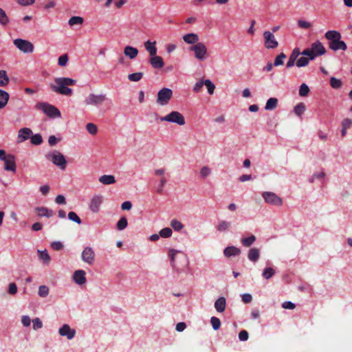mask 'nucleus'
<instances>
[{
  "label": "nucleus",
  "instance_id": "nucleus-1",
  "mask_svg": "<svg viewBox=\"0 0 352 352\" xmlns=\"http://www.w3.org/2000/svg\"><path fill=\"white\" fill-rule=\"evenodd\" d=\"M76 80L67 77H59L54 78V83L50 84L52 90L63 96H71L73 91L68 86L74 85Z\"/></svg>",
  "mask_w": 352,
  "mask_h": 352
},
{
  "label": "nucleus",
  "instance_id": "nucleus-2",
  "mask_svg": "<svg viewBox=\"0 0 352 352\" xmlns=\"http://www.w3.org/2000/svg\"><path fill=\"white\" fill-rule=\"evenodd\" d=\"M328 41L329 47L333 51L342 50L347 49V45L344 41L341 40V34L336 30H329L324 34Z\"/></svg>",
  "mask_w": 352,
  "mask_h": 352
},
{
  "label": "nucleus",
  "instance_id": "nucleus-3",
  "mask_svg": "<svg viewBox=\"0 0 352 352\" xmlns=\"http://www.w3.org/2000/svg\"><path fill=\"white\" fill-rule=\"evenodd\" d=\"M45 157L46 160L50 161L54 165L58 166L60 170H64L67 167V160L63 153L57 150H53L47 152Z\"/></svg>",
  "mask_w": 352,
  "mask_h": 352
},
{
  "label": "nucleus",
  "instance_id": "nucleus-4",
  "mask_svg": "<svg viewBox=\"0 0 352 352\" xmlns=\"http://www.w3.org/2000/svg\"><path fill=\"white\" fill-rule=\"evenodd\" d=\"M326 53V49L322 43L316 41L313 43L310 48H307L302 52V55L309 56L311 60L315 59L317 56L324 55Z\"/></svg>",
  "mask_w": 352,
  "mask_h": 352
},
{
  "label": "nucleus",
  "instance_id": "nucleus-5",
  "mask_svg": "<svg viewBox=\"0 0 352 352\" xmlns=\"http://www.w3.org/2000/svg\"><path fill=\"white\" fill-rule=\"evenodd\" d=\"M36 109L41 110L45 114L50 118H60V111L54 105L47 102H38L35 106Z\"/></svg>",
  "mask_w": 352,
  "mask_h": 352
},
{
  "label": "nucleus",
  "instance_id": "nucleus-6",
  "mask_svg": "<svg viewBox=\"0 0 352 352\" xmlns=\"http://www.w3.org/2000/svg\"><path fill=\"white\" fill-rule=\"evenodd\" d=\"M189 50L194 52L195 57L199 61L204 60L208 57V50L204 43H198L190 47Z\"/></svg>",
  "mask_w": 352,
  "mask_h": 352
},
{
  "label": "nucleus",
  "instance_id": "nucleus-7",
  "mask_svg": "<svg viewBox=\"0 0 352 352\" xmlns=\"http://www.w3.org/2000/svg\"><path fill=\"white\" fill-rule=\"evenodd\" d=\"M160 120L175 123L179 126L185 124V118L184 116L177 111H173L166 116L161 117Z\"/></svg>",
  "mask_w": 352,
  "mask_h": 352
},
{
  "label": "nucleus",
  "instance_id": "nucleus-8",
  "mask_svg": "<svg viewBox=\"0 0 352 352\" xmlns=\"http://www.w3.org/2000/svg\"><path fill=\"white\" fill-rule=\"evenodd\" d=\"M173 96V91L166 87L161 89L157 96L156 102L160 106H165L168 104Z\"/></svg>",
  "mask_w": 352,
  "mask_h": 352
},
{
  "label": "nucleus",
  "instance_id": "nucleus-9",
  "mask_svg": "<svg viewBox=\"0 0 352 352\" xmlns=\"http://www.w3.org/2000/svg\"><path fill=\"white\" fill-rule=\"evenodd\" d=\"M13 43L18 50L25 54L32 53L34 49V45L30 41L23 38H16Z\"/></svg>",
  "mask_w": 352,
  "mask_h": 352
},
{
  "label": "nucleus",
  "instance_id": "nucleus-10",
  "mask_svg": "<svg viewBox=\"0 0 352 352\" xmlns=\"http://www.w3.org/2000/svg\"><path fill=\"white\" fill-rule=\"evenodd\" d=\"M262 197L268 204L277 206L283 205V199L274 192L265 191L262 193Z\"/></svg>",
  "mask_w": 352,
  "mask_h": 352
},
{
  "label": "nucleus",
  "instance_id": "nucleus-11",
  "mask_svg": "<svg viewBox=\"0 0 352 352\" xmlns=\"http://www.w3.org/2000/svg\"><path fill=\"white\" fill-rule=\"evenodd\" d=\"M106 100L105 94H90L85 99V104L86 105L98 106L101 104Z\"/></svg>",
  "mask_w": 352,
  "mask_h": 352
},
{
  "label": "nucleus",
  "instance_id": "nucleus-12",
  "mask_svg": "<svg viewBox=\"0 0 352 352\" xmlns=\"http://www.w3.org/2000/svg\"><path fill=\"white\" fill-rule=\"evenodd\" d=\"M95 256L96 254L93 248L89 246L85 247L81 253L82 261L89 265L94 264Z\"/></svg>",
  "mask_w": 352,
  "mask_h": 352
},
{
  "label": "nucleus",
  "instance_id": "nucleus-13",
  "mask_svg": "<svg viewBox=\"0 0 352 352\" xmlns=\"http://www.w3.org/2000/svg\"><path fill=\"white\" fill-rule=\"evenodd\" d=\"M263 38L265 47L267 49H274L278 47V42L270 31H265L263 32Z\"/></svg>",
  "mask_w": 352,
  "mask_h": 352
},
{
  "label": "nucleus",
  "instance_id": "nucleus-14",
  "mask_svg": "<svg viewBox=\"0 0 352 352\" xmlns=\"http://www.w3.org/2000/svg\"><path fill=\"white\" fill-rule=\"evenodd\" d=\"M4 162L3 168L6 171H10L13 173H16V158L15 156L12 154H8V157L6 159L3 160Z\"/></svg>",
  "mask_w": 352,
  "mask_h": 352
},
{
  "label": "nucleus",
  "instance_id": "nucleus-15",
  "mask_svg": "<svg viewBox=\"0 0 352 352\" xmlns=\"http://www.w3.org/2000/svg\"><path fill=\"white\" fill-rule=\"evenodd\" d=\"M76 330L72 329L67 324H64L58 329V333L60 336L66 337L68 340H72L75 337Z\"/></svg>",
  "mask_w": 352,
  "mask_h": 352
},
{
  "label": "nucleus",
  "instance_id": "nucleus-16",
  "mask_svg": "<svg viewBox=\"0 0 352 352\" xmlns=\"http://www.w3.org/2000/svg\"><path fill=\"white\" fill-rule=\"evenodd\" d=\"M103 198L101 195L94 196L89 203V209L91 212L97 213L100 210V207L102 203Z\"/></svg>",
  "mask_w": 352,
  "mask_h": 352
},
{
  "label": "nucleus",
  "instance_id": "nucleus-17",
  "mask_svg": "<svg viewBox=\"0 0 352 352\" xmlns=\"http://www.w3.org/2000/svg\"><path fill=\"white\" fill-rule=\"evenodd\" d=\"M86 272L83 270H76L73 274L74 281L79 285H84L86 281Z\"/></svg>",
  "mask_w": 352,
  "mask_h": 352
},
{
  "label": "nucleus",
  "instance_id": "nucleus-18",
  "mask_svg": "<svg viewBox=\"0 0 352 352\" xmlns=\"http://www.w3.org/2000/svg\"><path fill=\"white\" fill-rule=\"evenodd\" d=\"M32 135V131L29 128H22L18 132L17 142L21 143L28 140Z\"/></svg>",
  "mask_w": 352,
  "mask_h": 352
},
{
  "label": "nucleus",
  "instance_id": "nucleus-19",
  "mask_svg": "<svg viewBox=\"0 0 352 352\" xmlns=\"http://www.w3.org/2000/svg\"><path fill=\"white\" fill-rule=\"evenodd\" d=\"M150 56L149 62L153 68L160 69L164 67V62L161 56H157L156 54Z\"/></svg>",
  "mask_w": 352,
  "mask_h": 352
},
{
  "label": "nucleus",
  "instance_id": "nucleus-20",
  "mask_svg": "<svg viewBox=\"0 0 352 352\" xmlns=\"http://www.w3.org/2000/svg\"><path fill=\"white\" fill-rule=\"evenodd\" d=\"M241 252V250L235 246H228L223 250L224 256L228 258L239 256Z\"/></svg>",
  "mask_w": 352,
  "mask_h": 352
},
{
  "label": "nucleus",
  "instance_id": "nucleus-21",
  "mask_svg": "<svg viewBox=\"0 0 352 352\" xmlns=\"http://www.w3.org/2000/svg\"><path fill=\"white\" fill-rule=\"evenodd\" d=\"M184 41L187 44L196 45L199 42V36L195 33H188L182 37Z\"/></svg>",
  "mask_w": 352,
  "mask_h": 352
},
{
  "label": "nucleus",
  "instance_id": "nucleus-22",
  "mask_svg": "<svg viewBox=\"0 0 352 352\" xmlns=\"http://www.w3.org/2000/svg\"><path fill=\"white\" fill-rule=\"evenodd\" d=\"M35 211L36 212L38 216L41 217H51L54 214L53 210L48 209L46 207H36L35 208Z\"/></svg>",
  "mask_w": 352,
  "mask_h": 352
},
{
  "label": "nucleus",
  "instance_id": "nucleus-23",
  "mask_svg": "<svg viewBox=\"0 0 352 352\" xmlns=\"http://www.w3.org/2000/svg\"><path fill=\"white\" fill-rule=\"evenodd\" d=\"M226 307V300L224 297H220L214 302V308L217 311L222 313L225 311Z\"/></svg>",
  "mask_w": 352,
  "mask_h": 352
},
{
  "label": "nucleus",
  "instance_id": "nucleus-24",
  "mask_svg": "<svg viewBox=\"0 0 352 352\" xmlns=\"http://www.w3.org/2000/svg\"><path fill=\"white\" fill-rule=\"evenodd\" d=\"M180 252H181L180 251L175 250V249H170L168 250V256L170 259L171 265L177 272H179V268L177 266V263H176V256Z\"/></svg>",
  "mask_w": 352,
  "mask_h": 352
},
{
  "label": "nucleus",
  "instance_id": "nucleus-25",
  "mask_svg": "<svg viewBox=\"0 0 352 352\" xmlns=\"http://www.w3.org/2000/svg\"><path fill=\"white\" fill-rule=\"evenodd\" d=\"M124 54L130 59H134L138 54V50L135 47L128 45L124 47Z\"/></svg>",
  "mask_w": 352,
  "mask_h": 352
},
{
  "label": "nucleus",
  "instance_id": "nucleus-26",
  "mask_svg": "<svg viewBox=\"0 0 352 352\" xmlns=\"http://www.w3.org/2000/svg\"><path fill=\"white\" fill-rule=\"evenodd\" d=\"M155 45V41L152 42L151 41H147L144 43V47L150 56H154L157 54V50Z\"/></svg>",
  "mask_w": 352,
  "mask_h": 352
},
{
  "label": "nucleus",
  "instance_id": "nucleus-27",
  "mask_svg": "<svg viewBox=\"0 0 352 352\" xmlns=\"http://www.w3.org/2000/svg\"><path fill=\"white\" fill-rule=\"evenodd\" d=\"M38 256L39 260L42 261L45 265H48L51 261L50 254L46 250H37Z\"/></svg>",
  "mask_w": 352,
  "mask_h": 352
},
{
  "label": "nucleus",
  "instance_id": "nucleus-28",
  "mask_svg": "<svg viewBox=\"0 0 352 352\" xmlns=\"http://www.w3.org/2000/svg\"><path fill=\"white\" fill-rule=\"evenodd\" d=\"M9 98V94L0 89V109H3L7 105Z\"/></svg>",
  "mask_w": 352,
  "mask_h": 352
},
{
  "label": "nucleus",
  "instance_id": "nucleus-29",
  "mask_svg": "<svg viewBox=\"0 0 352 352\" xmlns=\"http://www.w3.org/2000/svg\"><path fill=\"white\" fill-rule=\"evenodd\" d=\"M99 182L104 185H109L116 183L115 177L112 175H104L99 177Z\"/></svg>",
  "mask_w": 352,
  "mask_h": 352
},
{
  "label": "nucleus",
  "instance_id": "nucleus-30",
  "mask_svg": "<svg viewBox=\"0 0 352 352\" xmlns=\"http://www.w3.org/2000/svg\"><path fill=\"white\" fill-rule=\"evenodd\" d=\"M260 256L259 250L257 248H251L248 254V258L250 261L256 262Z\"/></svg>",
  "mask_w": 352,
  "mask_h": 352
},
{
  "label": "nucleus",
  "instance_id": "nucleus-31",
  "mask_svg": "<svg viewBox=\"0 0 352 352\" xmlns=\"http://www.w3.org/2000/svg\"><path fill=\"white\" fill-rule=\"evenodd\" d=\"M278 105V99L276 98H270L267 100L265 109L267 111H272L277 107Z\"/></svg>",
  "mask_w": 352,
  "mask_h": 352
},
{
  "label": "nucleus",
  "instance_id": "nucleus-32",
  "mask_svg": "<svg viewBox=\"0 0 352 352\" xmlns=\"http://www.w3.org/2000/svg\"><path fill=\"white\" fill-rule=\"evenodd\" d=\"M275 274L276 271L274 268L267 267L263 270L262 276L263 278L268 280L271 278Z\"/></svg>",
  "mask_w": 352,
  "mask_h": 352
},
{
  "label": "nucleus",
  "instance_id": "nucleus-33",
  "mask_svg": "<svg viewBox=\"0 0 352 352\" xmlns=\"http://www.w3.org/2000/svg\"><path fill=\"white\" fill-rule=\"evenodd\" d=\"M10 82V78L5 70H0V87L6 86Z\"/></svg>",
  "mask_w": 352,
  "mask_h": 352
},
{
  "label": "nucleus",
  "instance_id": "nucleus-34",
  "mask_svg": "<svg viewBox=\"0 0 352 352\" xmlns=\"http://www.w3.org/2000/svg\"><path fill=\"white\" fill-rule=\"evenodd\" d=\"M231 226V223L227 221H221L216 228L218 231L222 232L227 231Z\"/></svg>",
  "mask_w": 352,
  "mask_h": 352
},
{
  "label": "nucleus",
  "instance_id": "nucleus-35",
  "mask_svg": "<svg viewBox=\"0 0 352 352\" xmlns=\"http://www.w3.org/2000/svg\"><path fill=\"white\" fill-rule=\"evenodd\" d=\"M305 109H306V107H305V104L302 102H300L294 107V112L298 117H301V116L304 113Z\"/></svg>",
  "mask_w": 352,
  "mask_h": 352
},
{
  "label": "nucleus",
  "instance_id": "nucleus-36",
  "mask_svg": "<svg viewBox=\"0 0 352 352\" xmlns=\"http://www.w3.org/2000/svg\"><path fill=\"white\" fill-rule=\"evenodd\" d=\"M330 86L336 89H338L342 87V82L340 79H338L335 77H331L329 80Z\"/></svg>",
  "mask_w": 352,
  "mask_h": 352
},
{
  "label": "nucleus",
  "instance_id": "nucleus-37",
  "mask_svg": "<svg viewBox=\"0 0 352 352\" xmlns=\"http://www.w3.org/2000/svg\"><path fill=\"white\" fill-rule=\"evenodd\" d=\"M311 60L309 56H302L296 60V65L298 67H305L308 65L309 61Z\"/></svg>",
  "mask_w": 352,
  "mask_h": 352
},
{
  "label": "nucleus",
  "instance_id": "nucleus-38",
  "mask_svg": "<svg viewBox=\"0 0 352 352\" xmlns=\"http://www.w3.org/2000/svg\"><path fill=\"white\" fill-rule=\"evenodd\" d=\"M83 21H84V19L82 17L78 16H72L69 19L68 23L70 26H73L74 25H82L83 23Z\"/></svg>",
  "mask_w": 352,
  "mask_h": 352
},
{
  "label": "nucleus",
  "instance_id": "nucleus-39",
  "mask_svg": "<svg viewBox=\"0 0 352 352\" xmlns=\"http://www.w3.org/2000/svg\"><path fill=\"white\" fill-rule=\"evenodd\" d=\"M50 289L47 285H40L38 287V294L41 298H45L49 295Z\"/></svg>",
  "mask_w": 352,
  "mask_h": 352
},
{
  "label": "nucleus",
  "instance_id": "nucleus-40",
  "mask_svg": "<svg viewBox=\"0 0 352 352\" xmlns=\"http://www.w3.org/2000/svg\"><path fill=\"white\" fill-rule=\"evenodd\" d=\"M256 241V237L254 235H251L249 237L242 238L241 243L245 247L251 246Z\"/></svg>",
  "mask_w": 352,
  "mask_h": 352
},
{
  "label": "nucleus",
  "instance_id": "nucleus-41",
  "mask_svg": "<svg viewBox=\"0 0 352 352\" xmlns=\"http://www.w3.org/2000/svg\"><path fill=\"white\" fill-rule=\"evenodd\" d=\"M128 221L125 217H122L116 224V228L118 230H123L127 227Z\"/></svg>",
  "mask_w": 352,
  "mask_h": 352
},
{
  "label": "nucleus",
  "instance_id": "nucleus-42",
  "mask_svg": "<svg viewBox=\"0 0 352 352\" xmlns=\"http://www.w3.org/2000/svg\"><path fill=\"white\" fill-rule=\"evenodd\" d=\"M143 77L142 72H135L128 75V79L131 82H138Z\"/></svg>",
  "mask_w": 352,
  "mask_h": 352
},
{
  "label": "nucleus",
  "instance_id": "nucleus-43",
  "mask_svg": "<svg viewBox=\"0 0 352 352\" xmlns=\"http://www.w3.org/2000/svg\"><path fill=\"white\" fill-rule=\"evenodd\" d=\"M9 18L5 10L0 8V24L1 25H7L9 23Z\"/></svg>",
  "mask_w": 352,
  "mask_h": 352
},
{
  "label": "nucleus",
  "instance_id": "nucleus-44",
  "mask_svg": "<svg viewBox=\"0 0 352 352\" xmlns=\"http://www.w3.org/2000/svg\"><path fill=\"white\" fill-rule=\"evenodd\" d=\"M212 173V169L208 166H204L200 170V176L202 179H206Z\"/></svg>",
  "mask_w": 352,
  "mask_h": 352
},
{
  "label": "nucleus",
  "instance_id": "nucleus-45",
  "mask_svg": "<svg viewBox=\"0 0 352 352\" xmlns=\"http://www.w3.org/2000/svg\"><path fill=\"white\" fill-rule=\"evenodd\" d=\"M30 140L31 143L34 145H40L43 142V138L39 133L32 135Z\"/></svg>",
  "mask_w": 352,
  "mask_h": 352
},
{
  "label": "nucleus",
  "instance_id": "nucleus-46",
  "mask_svg": "<svg viewBox=\"0 0 352 352\" xmlns=\"http://www.w3.org/2000/svg\"><path fill=\"white\" fill-rule=\"evenodd\" d=\"M11 104H13V106L18 109L19 110H21L23 107V100L19 98H12L10 102Z\"/></svg>",
  "mask_w": 352,
  "mask_h": 352
},
{
  "label": "nucleus",
  "instance_id": "nucleus-47",
  "mask_svg": "<svg viewBox=\"0 0 352 352\" xmlns=\"http://www.w3.org/2000/svg\"><path fill=\"white\" fill-rule=\"evenodd\" d=\"M204 85L206 87L209 94L212 95L214 94V91L215 89V85L210 80H209V79L205 80Z\"/></svg>",
  "mask_w": 352,
  "mask_h": 352
},
{
  "label": "nucleus",
  "instance_id": "nucleus-48",
  "mask_svg": "<svg viewBox=\"0 0 352 352\" xmlns=\"http://www.w3.org/2000/svg\"><path fill=\"white\" fill-rule=\"evenodd\" d=\"M170 226L175 231L177 232L180 231L184 228V225L182 222L177 219H173L170 221Z\"/></svg>",
  "mask_w": 352,
  "mask_h": 352
},
{
  "label": "nucleus",
  "instance_id": "nucleus-49",
  "mask_svg": "<svg viewBox=\"0 0 352 352\" xmlns=\"http://www.w3.org/2000/svg\"><path fill=\"white\" fill-rule=\"evenodd\" d=\"M309 92V87L305 83H302L300 86L299 95L302 97H305L308 95Z\"/></svg>",
  "mask_w": 352,
  "mask_h": 352
},
{
  "label": "nucleus",
  "instance_id": "nucleus-50",
  "mask_svg": "<svg viewBox=\"0 0 352 352\" xmlns=\"http://www.w3.org/2000/svg\"><path fill=\"white\" fill-rule=\"evenodd\" d=\"M286 58V55L282 52L279 55H278L274 60V66H280L283 64V60Z\"/></svg>",
  "mask_w": 352,
  "mask_h": 352
},
{
  "label": "nucleus",
  "instance_id": "nucleus-51",
  "mask_svg": "<svg viewBox=\"0 0 352 352\" xmlns=\"http://www.w3.org/2000/svg\"><path fill=\"white\" fill-rule=\"evenodd\" d=\"M172 234L173 231L170 228H164L160 231V235L164 238H169Z\"/></svg>",
  "mask_w": 352,
  "mask_h": 352
},
{
  "label": "nucleus",
  "instance_id": "nucleus-52",
  "mask_svg": "<svg viewBox=\"0 0 352 352\" xmlns=\"http://www.w3.org/2000/svg\"><path fill=\"white\" fill-rule=\"evenodd\" d=\"M68 218L69 220H71L78 224H80L82 223L80 218L74 212H69L68 213Z\"/></svg>",
  "mask_w": 352,
  "mask_h": 352
},
{
  "label": "nucleus",
  "instance_id": "nucleus-53",
  "mask_svg": "<svg viewBox=\"0 0 352 352\" xmlns=\"http://www.w3.org/2000/svg\"><path fill=\"white\" fill-rule=\"evenodd\" d=\"M210 323L214 330H218L220 328L221 321L218 318L212 316L210 318Z\"/></svg>",
  "mask_w": 352,
  "mask_h": 352
},
{
  "label": "nucleus",
  "instance_id": "nucleus-54",
  "mask_svg": "<svg viewBox=\"0 0 352 352\" xmlns=\"http://www.w3.org/2000/svg\"><path fill=\"white\" fill-rule=\"evenodd\" d=\"M86 129L87 131L91 135H95L97 133L98 128L96 125L93 123H88L86 125Z\"/></svg>",
  "mask_w": 352,
  "mask_h": 352
},
{
  "label": "nucleus",
  "instance_id": "nucleus-55",
  "mask_svg": "<svg viewBox=\"0 0 352 352\" xmlns=\"http://www.w3.org/2000/svg\"><path fill=\"white\" fill-rule=\"evenodd\" d=\"M33 329L34 330L40 329L43 327V322L38 318H35L32 320Z\"/></svg>",
  "mask_w": 352,
  "mask_h": 352
},
{
  "label": "nucleus",
  "instance_id": "nucleus-56",
  "mask_svg": "<svg viewBox=\"0 0 352 352\" xmlns=\"http://www.w3.org/2000/svg\"><path fill=\"white\" fill-rule=\"evenodd\" d=\"M68 59H69L68 56L67 54H63V55L60 56L58 58V65H60L61 67L65 66L68 62Z\"/></svg>",
  "mask_w": 352,
  "mask_h": 352
},
{
  "label": "nucleus",
  "instance_id": "nucleus-57",
  "mask_svg": "<svg viewBox=\"0 0 352 352\" xmlns=\"http://www.w3.org/2000/svg\"><path fill=\"white\" fill-rule=\"evenodd\" d=\"M204 85V80H201L197 81L193 87V89H192L193 91L195 93L199 92L201 90Z\"/></svg>",
  "mask_w": 352,
  "mask_h": 352
},
{
  "label": "nucleus",
  "instance_id": "nucleus-58",
  "mask_svg": "<svg viewBox=\"0 0 352 352\" xmlns=\"http://www.w3.org/2000/svg\"><path fill=\"white\" fill-rule=\"evenodd\" d=\"M300 54L302 55V52L300 51V49L298 47H296L293 50L292 52L291 53V54L289 56V58L297 60L298 57Z\"/></svg>",
  "mask_w": 352,
  "mask_h": 352
},
{
  "label": "nucleus",
  "instance_id": "nucleus-59",
  "mask_svg": "<svg viewBox=\"0 0 352 352\" xmlns=\"http://www.w3.org/2000/svg\"><path fill=\"white\" fill-rule=\"evenodd\" d=\"M17 292V287L14 283H11L8 285V293L12 295L16 294Z\"/></svg>",
  "mask_w": 352,
  "mask_h": 352
},
{
  "label": "nucleus",
  "instance_id": "nucleus-60",
  "mask_svg": "<svg viewBox=\"0 0 352 352\" xmlns=\"http://www.w3.org/2000/svg\"><path fill=\"white\" fill-rule=\"evenodd\" d=\"M248 333L245 330H242L239 333V339L241 341H246L248 339Z\"/></svg>",
  "mask_w": 352,
  "mask_h": 352
},
{
  "label": "nucleus",
  "instance_id": "nucleus-61",
  "mask_svg": "<svg viewBox=\"0 0 352 352\" xmlns=\"http://www.w3.org/2000/svg\"><path fill=\"white\" fill-rule=\"evenodd\" d=\"M298 25L300 28H304V29H308L311 26V25L309 22L304 21V20H299L298 21Z\"/></svg>",
  "mask_w": 352,
  "mask_h": 352
},
{
  "label": "nucleus",
  "instance_id": "nucleus-62",
  "mask_svg": "<svg viewBox=\"0 0 352 352\" xmlns=\"http://www.w3.org/2000/svg\"><path fill=\"white\" fill-rule=\"evenodd\" d=\"M352 126V120L350 118H345L342 122V126L343 128L349 129Z\"/></svg>",
  "mask_w": 352,
  "mask_h": 352
},
{
  "label": "nucleus",
  "instance_id": "nucleus-63",
  "mask_svg": "<svg viewBox=\"0 0 352 352\" xmlns=\"http://www.w3.org/2000/svg\"><path fill=\"white\" fill-rule=\"evenodd\" d=\"M21 322L24 327H29L31 323V319L28 316H23L21 318Z\"/></svg>",
  "mask_w": 352,
  "mask_h": 352
},
{
  "label": "nucleus",
  "instance_id": "nucleus-64",
  "mask_svg": "<svg viewBox=\"0 0 352 352\" xmlns=\"http://www.w3.org/2000/svg\"><path fill=\"white\" fill-rule=\"evenodd\" d=\"M241 299L245 303H250L252 300V296L250 294H243L241 295Z\"/></svg>",
  "mask_w": 352,
  "mask_h": 352
}]
</instances>
